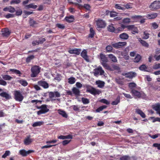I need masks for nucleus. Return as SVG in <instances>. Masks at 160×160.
<instances>
[{"label": "nucleus", "mask_w": 160, "mask_h": 160, "mask_svg": "<svg viewBox=\"0 0 160 160\" xmlns=\"http://www.w3.org/2000/svg\"><path fill=\"white\" fill-rule=\"evenodd\" d=\"M118 13L115 12L114 11H111L110 12V17L112 18H115L116 16H117Z\"/></svg>", "instance_id": "obj_57"}, {"label": "nucleus", "mask_w": 160, "mask_h": 160, "mask_svg": "<svg viewBox=\"0 0 160 160\" xmlns=\"http://www.w3.org/2000/svg\"><path fill=\"white\" fill-rule=\"evenodd\" d=\"M136 75L137 74L136 72H128L127 76H126V78L129 79H132L135 77Z\"/></svg>", "instance_id": "obj_23"}, {"label": "nucleus", "mask_w": 160, "mask_h": 160, "mask_svg": "<svg viewBox=\"0 0 160 160\" xmlns=\"http://www.w3.org/2000/svg\"><path fill=\"white\" fill-rule=\"evenodd\" d=\"M151 10L155 11L160 9V1L156 0L152 3L149 6Z\"/></svg>", "instance_id": "obj_3"}, {"label": "nucleus", "mask_w": 160, "mask_h": 160, "mask_svg": "<svg viewBox=\"0 0 160 160\" xmlns=\"http://www.w3.org/2000/svg\"><path fill=\"white\" fill-rule=\"evenodd\" d=\"M157 13L156 12H151L147 14L145 17L148 19H152L157 17Z\"/></svg>", "instance_id": "obj_16"}, {"label": "nucleus", "mask_w": 160, "mask_h": 160, "mask_svg": "<svg viewBox=\"0 0 160 160\" xmlns=\"http://www.w3.org/2000/svg\"><path fill=\"white\" fill-rule=\"evenodd\" d=\"M120 102V97L118 96L116 100L114 101H112V105H116L118 104Z\"/></svg>", "instance_id": "obj_42"}, {"label": "nucleus", "mask_w": 160, "mask_h": 160, "mask_svg": "<svg viewBox=\"0 0 160 160\" xmlns=\"http://www.w3.org/2000/svg\"><path fill=\"white\" fill-rule=\"evenodd\" d=\"M138 68L141 71L147 72H149V71L147 70L148 69V67L146 66L145 64H142Z\"/></svg>", "instance_id": "obj_34"}, {"label": "nucleus", "mask_w": 160, "mask_h": 160, "mask_svg": "<svg viewBox=\"0 0 160 160\" xmlns=\"http://www.w3.org/2000/svg\"><path fill=\"white\" fill-rule=\"evenodd\" d=\"M81 100L84 104H87L89 103V100L86 98L82 97L81 98Z\"/></svg>", "instance_id": "obj_51"}, {"label": "nucleus", "mask_w": 160, "mask_h": 160, "mask_svg": "<svg viewBox=\"0 0 160 160\" xmlns=\"http://www.w3.org/2000/svg\"><path fill=\"white\" fill-rule=\"evenodd\" d=\"M87 92H88L91 93V94L94 95H99L101 92L100 90L96 89L93 87H92L89 85H88L86 86Z\"/></svg>", "instance_id": "obj_2"}, {"label": "nucleus", "mask_w": 160, "mask_h": 160, "mask_svg": "<svg viewBox=\"0 0 160 160\" xmlns=\"http://www.w3.org/2000/svg\"><path fill=\"white\" fill-rule=\"evenodd\" d=\"M131 33L133 34L138 33V30L137 27L135 26L131 30Z\"/></svg>", "instance_id": "obj_60"}, {"label": "nucleus", "mask_w": 160, "mask_h": 160, "mask_svg": "<svg viewBox=\"0 0 160 160\" xmlns=\"http://www.w3.org/2000/svg\"><path fill=\"white\" fill-rule=\"evenodd\" d=\"M34 58V56L33 55H30L26 59V62L27 63L30 62L31 60Z\"/></svg>", "instance_id": "obj_53"}, {"label": "nucleus", "mask_w": 160, "mask_h": 160, "mask_svg": "<svg viewBox=\"0 0 160 160\" xmlns=\"http://www.w3.org/2000/svg\"><path fill=\"white\" fill-rule=\"evenodd\" d=\"M126 26L124 25L123 24L121 25V27H118V28L116 29L115 33H117L123 31L124 29L126 28Z\"/></svg>", "instance_id": "obj_19"}, {"label": "nucleus", "mask_w": 160, "mask_h": 160, "mask_svg": "<svg viewBox=\"0 0 160 160\" xmlns=\"http://www.w3.org/2000/svg\"><path fill=\"white\" fill-rule=\"evenodd\" d=\"M112 46L111 45L107 46L106 48V50L108 52H112L113 48Z\"/></svg>", "instance_id": "obj_43"}, {"label": "nucleus", "mask_w": 160, "mask_h": 160, "mask_svg": "<svg viewBox=\"0 0 160 160\" xmlns=\"http://www.w3.org/2000/svg\"><path fill=\"white\" fill-rule=\"evenodd\" d=\"M139 41L143 46L147 48L149 47V45L148 44L147 42L145 41L141 40V38H140Z\"/></svg>", "instance_id": "obj_37"}, {"label": "nucleus", "mask_w": 160, "mask_h": 160, "mask_svg": "<svg viewBox=\"0 0 160 160\" xmlns=\"http://www.w3.org/2000/svg\"><path fill=\"white\" fill-rule=\"evenodd\" d=\"M10 154V152L9 150L6 151L4 154L2 156V158H5L7 156H9Z\"/></svg>", "instance_id": "obj_59"}, {"label": "nucleus", "mask_w": 160, "mask_h": 160, "mask_svg": "<svg viewBox=\"0 0 160 160\" xmlns=\"http://www.w3.org/2000/svg\"><path fill=\"white\" fill-rule=\"evenodd\" d=\"M75 82V79L74 78L71 77L68 78V82L70 84H74Z\"/></svg>", "instance_id": "obj_46"}, {"label": "nucleus", "mask_w": 160, "mask_h": 160, "mask_svg": "<svg viewBox=\"0 0 160 160\" xmlns=\"http://www.w3.org/2000/svg\"><path fill=\"white\" fill-rule=\"evenodd\" d=\"M56 98H59L60 97V93L58 91L54 92H50L49 93V96L50 98H52L55 97Z\"/></svg>", "instance_id": "obj_13"}, {"label": "nucleus", "mask_w": 160, "mask_h": 160, "mask_svg": "<svg viewBox=\"0 0 160 160\" xmlns=\"http://www.w3.org/2000/svg\"><path fill=\"white\" fill-rule=\"evenodd\" d=\"M64 20L70 23L73 22L74 21V18L73 15H70L66 17Z\"/></svg>", "instance_id": "obj_17"}, {"label": "nucleus", "mask_w": 160, "mask_h": 160, "mask_svg": "<svg viewBox=\"0 0 160 160\" xmlns=\"http://www.w3.org/2000/svg\"><path fill=\"white\" fill-rule=\"evenodd\" d=\"M95 34V32L93 28H91L90 29V33L88 35V37L92 38L94 37Z\"/></svg>", "instance_id": "obj_29"}, {"label": "nucleus", "mask_w": 160, "mask_h": 160, "mask_svg": "<svg viewBox=\"0 0 160 160\" xmlns=\"http://www.w3.org/2000/svg\"><path fill=\"white\" fill-rule=\"evenodd\" d=\"M72 91L73 94L76 95H78L80 93L79 90L75 87L73 88Z\"/></svg>", "instance_id": "obj_39"}, {"label": "nucleus", "mask_w": 160, "mask_h": 160, "mask_svg": "<svg viewBox=\"0 0 160 160\" xmlns=\"http://www.w3.org/2000/svg\"><path fill=\"white\" fill-rule=\"evenodd\" d=\"M70 3L71 4H74L75 5H78L79 8L81 7L83 8L88 11L90 10V8H91V6L88 4H85L83 5L78 4L77 3L73 2H70Z\"/></svg>", "instance_id": "obj_9"}, {"label": "nucleus", "mask_w": 160, "mask_h": 160, "mask_svg": "<svg viewBox=\"0 0 160 160\" xmlns=\"http://www.w3.org/2000/svg\"><path fill=\"white\" fill-rule=\"evenodd\" d=\"M96 25L97 28H104L106 25L105 22L103 20L98 19L96 22Z\"/></svg>", "instance_id": "obj_7"}, {"label": "nucleus", "mask_w": 160, "mask_h": 160, "mask_svg": "<svg viewBox=\"0 0 160 160\" xmlns=\"http://www.w3.org/2000/svg\"><path fill=\"white\" fill-rule=\"evenodd\" d=\"M38 85L42 87L44 89L48 88L49 87L48 84L46 81L40 80L38 82Z\"/></svg>", "instance_id": "obj_11"}, {"label": "nucleus", "mask_w": 160, "mask_h": 160, "mask_svg": "<svg viewBox=\"0 0 160 160\" xmlns=\"http://www.w3.org/2000/svg\"><path fill=\"white\" fill-rule=\"evenodd\" d=\"M142 17H143L141 15H134L132 16L131 18L134 20H137L139 19H141Z\"/></svg>", "instance_id": "obj_56"}, {"label": "nucleus", "mask_w": 160, "mask_h": 160, "mask_svg": "<svg viewBox=\"0 0 160 160\" xmlns=\"http://www.w3.org/2000/svg\"><path fill=\"white\" fill-rule=\"evenodd\" d=\"M81 50V49L79 48H73L69 50L68 52L71 54H75L79 55L80 53Z\"/></svg>", "instance_id": "obj_14"}, {"label": "nucleus", "mask_w": 160, "mask_h": 160, "mask_svg": "<svg viewBox=\"0 0 160 160\" xmlns=\"http://www.w3.org/2000/svg\"><path fill=\"white\" fill-rule=\"evenodd\" d=\"M15 12H16L15 15L17 16H21L22 13V10L21 9L18 10Z\"/></svg>", "instance_id": "obj_62"}, {"label": "nucleus", "mask_w": 160, "mask_h": 160, "mask_svg": "<svg viewBox=\"0 0 160 160\" xmlns=\"http://www.w3.org/2000/svg\"><path fill=\"white\" fill-rule=\"evenodd\" d=\"M115 8L118 9L122 10L123 11H125V8L124 7H122L120 4H116L115 5Z\"/></svg>", "instance_id": "obj_48"}, {"label": "nucleus", "mask_w": 160, "mask_h": 160, "mask_svg": "<svg viewBox=\"0 0 160 160\" xmlns=\"http://www.w3.org/2000/svg\"><path fill=\"white\" fill-rule=\"evenodd\" d=\"M0 96L5 98L7 99H9L11 98V97L6 92H3L0 93Z\"/></svg>", "instance_id": "obj_24"}, {"label": "nucleus", "mask_w": 160, "mask_h": 160, "mask_svg": "<svg viewBox=\"0 0 160 160\" xmlns=\"http://www.w3.org/2000/svg\"><path fill=\"white\" fill-rule=\"evenodd\" d=\"M96 84L98 85V87L99 88H102L104 86L105 82L103 81L98 80L96 82Z\"/></svg>", "instance_id": "obj_31"}, {"label": "nucleus", "mask_w": 160, "mask_h": 160, "mask_svg": "<svg viewBox=\"0 0 160 160\" xmlns=\"http://www.w3.org/2000/svg\"><path fill=\"white\" fill-rule=\"evenodd\" d=\"M36 107L38 109H41L37 112V113L38 115L45 114L49 111V109L47 108V106L45 104L42 105L40 106H37Z\"/></svg>", "instance_id": "obj_4"}, {"label": "nucleus", "mask_w": 160, "mask_h": 160, "mask_svg": "<svg viewBox=\"0 0 160 160\" xmlns=\"http://www.w3.org/2000/svg\"><path fill=\"white\" fill-rule=\"evenodd\" d=\"M24 12L25 13V15H23V17L24 18H26L27 16L28 15L33 13V12H32L27 11H24Z\"/></svg>", "instance_id": "obj_54"}, {"label": "nucleus", "mask_w": 160, "mask_h": 160, "mask_svg": "<svg viewBox=\"0 0 160 160\" xmlns=\"http://www.w3.org/2000/svg\"><path fill=\"white\" fill-rule=\"evenodd\" d=\"M34 152V151L32 150H29L27 151L25 149H22L20 150L19 153L22 156L25 157L27 156L29 154Z\"/></svg>", "instance_id": "obj_10"}, {"label": "nucleus", "mask_w": 160, "mask_h": 160, "mask_svg": "<svg viewBox=\"0 0 160 160\" xmlns=\"http://www.w3.org/2000/svg\"><path fill=\"white\" fill-rule=\"evenodd\" d=\"M100 57L101 61L103 62H108V59L107 57H106L105 55L103 54L102 53L100 54Z\"/></svg>", "instance_id": "obj_30"}, {"label": "nucleus", "mask_w": 160, "mask_h": 160, "mask_svg": "<svg viewBox=\"0 0 160 160\" xmlns=\"http://www.w3.org/2000/svg\"><path fill=\"white\" fill-rule=\"evenodd\" d=\"M9 71L14 73L16 74H18L19 76H21V74H22L21 72L19 70L14 69H10Z\"/></svg>", "instance_id": "obj_38"}, {"label": "nucleus", "mask_w": 160, "mask_h": 160, "mask_svg": "<svg viewBox=\"0 0 160 160\" xmlns=\"http://www.w3.org/2000/svg\"><path fill=\"white\" fill-rule=\"evenodd\" d=\"M62 76L60 74H58L56 77L54 78L55 79L58 81H61L62 79Z\"/></svg>", "instance_id": "obj_64"}, {"label": "nucleus", "mask_w": 160, "mask_h": 160, "mask_svg": "<svg viewBox=\"0 0 160 160\" xmlns=\"http://www.w3.org/2000/svg\"><path fill=\"white\" fill-rule=\"evenodd\" d=\"M1 76L4 80L9 81L11 80L12 78L10 76L7 75L2 74L1 75Z\"/></svg>", "instance_id": "obj_28"}, {"label": "nucleus", "mask_w": 160, "mask_h": 160, "mask_svg": "<svg viewBox=\"0 0 160 160\" xmlns=\"http://www.w3.org/2000/svg\"><path fill=\"white\" fill-rule=\"evenodd\" d=\"M2 35L3 37H8L11 33L8 28H4L2 30Z\"/></svg>", "instance_id": "obj_12"}, {"label": "nucleus", "mask_w": 160, "mask_h": 160, "mask_svg": "<svg viewBox=\"0 0 160 160\" xmlns=\"http://www.w3.org/2000/svg\"><path fill=\"white\" fill-rule=\"evenodd\" d=\"M135 112L140 115V116L143 118H146V115L140 109H136Z\"/></svg>", "instance_id": "obj_25"}, {"label": "nucleus", "mask_w": 160, "mask_h": 160, "mask_svg": "<svg viewBox=\"0 0 160 160\" xmlns=\"http://www.w3.org/2000/svg\"><path fill=\"white\" fill-rule=\"evenodd\" d=\"M119 37L120 38L123 40H127L129 38L128 34L125 32L121 34Z\"/></svg>", "instance_id": "obj_26"}, {"label": "nucleus", "mask_w": 160, "mask_h": 160, "mask_svg": "<svg viewBox=\"0 0 160 160\" xmlns=\"http://www.w3.org/2000/svg\"><path fill=\"white\" fill-rule=\"evenodd\" d=\"M18 82L24 87L27 86L28 84V82L26 80L22 79L18 80Z\"/></svg>", "instance_id": "obj_35"}, {"label": "nucleus", "mask_w": 160, "mask_h": 160, "mask_svg": "<svg viewBox=\"0 0 160 160\" xmlns=\"http://www.w3.org/2000/svg\"><path fill=\"white\" fill-rule=\"evenodd\" d=\"M141 56L139 54H137L134 58L133 61L135 62L138 63L141 60Z\"/></svg>", "instance_id": "obj_36"}, {"label": "nucleus", "mask_w": 160, "mask_h": 160, "mask_svg": "<svg viewBox=\"0 0 160 160\" xmlns=\"http://www.w3.org/2000/svg\"><path fill=\"white\" fill-rule=\"evenodd\" d=\"M107 107V106L106 105L100 106L96 109V111L97 112H100V111H102L104 109L106 108Z\"/></svg>", "instance_id": "obj_45"}, {"label": "nucleus", "mask_w": 160, "mask_h": 160, "mask_svg": "<svg viewBox=\"0 0 160 160\" xmlns=\"http://www.w3.org/2000/svg\"><path fill=\"white\" fill-rule=\"evenodd\" d=\"M107 62H102V66L106 69L110 70H112L111 68L109 65H108L107 63Z\"/></svg>", "instance_id": "obj_41"}, {"label": "nucleus", "mask_w": 160, "mask_h": 160, "mask_svg": "<svg viewBox=\"0 0 160 160\" xmlns=\"http://www.w3.org/2000/svg\"><path fill=\"white\" fill-rule=\"evenodd\" d=\"M21 2V0H12L10 2L11 4H18Z\"/></svg>", "instance_id": "obj_55"}, {"label": "nucleus", "mask_w": 160, "mask_h": 160, "mask_svg": "<svg viewBox=\"0 0 160 160\" xmlns=\"http://www.w3.org/2000/svg\"><path fill=\"white\" fill-rule=\"evenodd\" d=\"M81 55L86 61L88 62L89 61L86 50L84 49L82 51L81 53Z\"/></svg>", "instance_id": "obj_15"}, {"label": "nucleus", "mask_w": 160, "mask_h": 160, "mask_svg": "<svg viewBox=\"0 0 160 160\" xmlns=\"http://www.w3.org/2000/svg\"><path fill=\"white\" fill-rule=\"evenodd\" d=\"M3 10L5 11H8L9 12L11 13H13L15 11V8L11 6H10L8 7H6L3 8Z\"/></svg>", "instance_id": "obj_22"}, {"label": "nucleus", "mask_w": 160, "mask_h": 160, "mask_svg": "<svg viewBox=\"0 0 160 160\" xmlns=\"http://www.w3.org/2000/svg\"><path fill=\"white\" fill-rule=\"evenodd\" d=\"M41 68L38 66L35 65L31 68L32 72L30 76L32 78L36 77L40 71Z\"/></svg>", "instance_id": "obj_1"}, {"label": "nucleus", "mask_w": 160, "mask_h": 160, "mask_svg": "<svg viewBox=\"0 0 160 160\" xmlns=\"http://www.w3.org/2000/svg\"><path fill=\"white\" fill-rule=\"evenodd\" d=\"M108 57L112 61L114 62H116L118 60L117 58L112 54H110L108 55Z\"/></svg>", "instance_id": "obj_32"}, {"label": "nucleus", "mask_w": 160, "mask_h": 160, "mask_svg": "<svg viewBox=\"0 0 160 160\" xmlns=\"http://www.w3.org/2000/svg\"><path fill=\"white\" fill-rule=\"evenodd\" d=\"M122 18V17L121 15H117V16H116L115 18H113V20H112V21H118L121 20Z\"/></svg>", "instance_id": "obj_58"}, {"label": "nucleus", "mask_w": 160, "mask_h": 160, "mask_svg": "<svg viewBox=\"0 0 160 160\" xmlns=\"http://www.w3.org/2000/svg\"><path fill=\"white\" fill-rule=\"evenodd\" d=\"M58 112L59 114L62 115L63 117L66 118H68V115L65 111L61 109H59L58 110Z\"/></svg>", "instance_id": "obj_33"}, {"label": "nucleus", "mask_w": 160, "mask_h": 160, "mask_svg": "<svg viewBox=\"0 0 160 160\" xmlns=\"http://www.w3.org/2000/svg\"><path fill=\"white\" fill-rule=\"evenodd\" d=\"M119 160H131V157L128 155H124L120 157Z\"/></svg>", "instance_id": "obj_40"}, {"label": "nucleus", "mask_w": 160, "mask_h": 160, "mask_svg": "<svg viewBox=\"0 0 160 160\" xmlns=\"http://www.w3.org/2000/svg\"><path fill=\"white\" fill-rule=\"evenodd\" d=\"M131 92L134 96H136L138 98L141 97V94L140 92L134 89H132L131 91Z\"/></svg>", "instance_id": "obj_20"}, {"label": "nucleus", "mask_w": 160, "mask_h": 160, "mask_svg": "<svg viewBox=\"0 0 160 160\" xmlns=\"http://www.w3.org/2000/svg\"><path fill=\"white\" fill-rule=\"evenodd\" d=\"M71 107L74 111L80 112V107L79 106L74 105L72 106Z\"/></svg>", "instance_id": "obj_52"}, {"label": "nucleus", "mask_w": 160, "mask_h": 160, "mask_svg": "<svg viewBox=\"0 0 160 160\" xmlns=\"http://www.w3.org/2000/svg\"><path fill=\"white\" fill-rule=\"evenodd\" d=\"M152 108L155 111H159L160 110V104H157L152 106Z\"/></svg>", "instance_id": "obj_50"}, {"label": "nucleus", "mask_w": 160, "mask_h": 160, "mask_svg": "<svg viewBox=\"0 0 160 160\" xmlns=\"http://www.w3.org/2000/svg\"><path fill=\"white\" fill-rule=\"evenodd\" d=\"M38 7L37 5H35L33 3H31L25 6V8L27 9L29 8L36 9Z\"/></svg>", "instance_id": "obj_27"}, {"label": "nucleus", "mask_w": 160, "mask_h": 160, "mask_svg": "<svg viewBox=\"0 0 160 160\" xmlns=\"http://www.w3.org/2000/svg\"><path fill=\"white\" fill-rule=\"evenodd\" d=\"M42 124V122H37L34 123L32 126L33 127H35L37 126H40Z\"/></svg>", "instance_id": "obj_63"}, {"label": "nucleus", "mask_w": 160, "mask_h": 160, "mask_svg": "<svg viewBox=\"0 0 160 160\" xmlns=\"http://www.w3.org/2000/svg\"><path fill=\"white\" fill-rule=\"evenodd\" d=\"M136 84L134 82H130L128 84V87L129 88L132 90L133 89V88H135L136 86Z\"/></svg>", "instance_id": "obj_49"}, {"label": "nucleus", "mask_w": 160, "mask_h": 160, "mask_svg": "<svg viewBox=\"0 0 160 160\" xmlns=\"http://www.w3.org/2000/svg\"><path fill=\"white\" fill-rule=\"evenodd\" d=\"M99 101L100 102L105 104L107 105H108L110 103L109 102L105 99H100Z\"/></svg>", "instance_id": "obj_61"}, {"label": "nucleus", "mask_w": 160, "mask_h": 160, "mask_svg": "<svg viewBox=\"0 0 160 160\" xmlns=\"http://www.w3.org/2000/svg\"><path fill=\"white\" fill-rule=\"evenodd\" d=\"M113 25H114L112 23L109 25L107 27V30L110 32L115 33L116 28L113 26Z\"/></svg>", "instance_id": "obj_21"}, {"label": "nucleus", "mask_w": 160, "mask_h": 160, "mask_svg": "<svg viewBox=\"0 0 160 160\" xmlns=\"http://www.w3.org/2000/svg\"><path fill=\"white\" fill-rule=\"evenodd\" d=\"M29 23L30 26L32 27H33L34 25L37 24L36 22L31 18H30L29 20Z\"/></svg>", "instance_id": "obj_47"}, {"label": "nucleus", "mask_w": 160, "mask_h": 160, "mask_svg": "<svg viewBox=\"0 0 160 160\" xmlns=\"http://www.w3.org/2000/svg\"><path fill=\"white\" fill-rule=\"evenodd\" d=\"M14 99L16 101L21 102L24 98L23 96L19 90H15L14 93Z\"/></svg>", "instance_id": "obj_5"}, {"label": "nucleus", "mask_w": 160, "mask_h": 160, "mask_svg": "<svg viewBox=\"0 0 160 160\" xmlns=\"http://www.w3.org/2000/svg\"><path fill=\"white\" fill-rule=\"evenodd\" d=\"M32 139L30 138V136H28L24 140V144L26 145H28L30 144L32 142Z\"/></svg>", "instance_id": "obj_18"}, {"label": "nucleus", "mask_w": 160, "mask_h": 160, "mask_svg": "<svg viewBox=\"0 0 160 160\" xmlns=\"http://www.w3.org/2000/svg\"><path fill=\"white\" fill-rule=\"evenodd\" d=\"M111 45L114 48L116 49H118L119 48H123L124 47L127 45L126 42H118L113 43L112 42Z\"/></svg>", "instance_id": "obj_6"}, {"label": "nucleus", "mask_w": 160, "mask_h": 160, "mask_svg": "<svg viewBox=\"0 0 160 160\" xmlns=\"http://www.w3.org/2000/svg\"><path fill=\"white\" fill-rule=\"evenodd\" d=\"M126 48L125 49L124 51H121L120 53L122 56L124 57H127L128 58L126 59H128L129 56H128V53L126 51Z\"/></svg>", "instance_id": "obj_44"}, {"label": "nucleus", "mask_w": 160, "mask_h": 160, "mask_svg": "<svg viewBox=\"0 0 160 160\" xmlns=\"http://www.w3.org/2000/svg\"><path fill=\"white\" fill-rule=\"evenodd\" d=\"M94 74L95 76H97L100 73L101 75H102L104 72L103 70H102V67L99 66L98 68H95L94 70Z\"/></svg>", "instance_id": "obj_8"}]
</instances>
